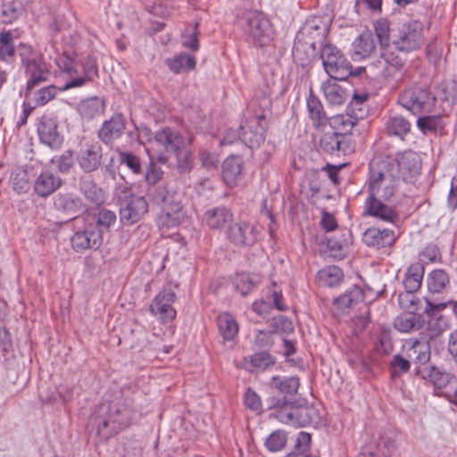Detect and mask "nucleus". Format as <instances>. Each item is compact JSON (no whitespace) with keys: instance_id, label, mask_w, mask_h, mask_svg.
I'll list each match as a JSON object with an SVG mask.
<instances>
[{"instance_id":"31","label":"nucleus","mask_w":457,"mask_h":457,"mask_svg":"<svg viewBox=\"0 0 457 457\" xmlns=\"http://www.w3.org/2000/svg\"><path fill=\"white\" fill-rule=\"evenodd\" d=\"M204 220L211 228L220 229L227 225H230L233 220V214L226 207H216L208 210L204 213Z\"/></svg>"},{"instance_id":"28","label":"nucleus","mask_w":457,"mask_h":457,"mask_svg":"<svg viewBox=\"0 0 457 457\" xmlns=\"http://www.w3.org/2000/svg\"><path fill=\"white\" fill-rule=\"evenodd\" d=\"M183 218L182 206L179 204L163 205L158 216V226L161 228H171L177 227Z\"/></svg>"},{"instance_id":"50","label":"nucleus","mask_w":457,"mask_h":457,"mask_svg":"<svg viewBox=\"0 0 457 457\" xmlns=\"http://www.w3.org/2000/svg\"><path fill=\"white\" fill-rule=\"evenodd\" d=\"M318 421L316 410L312 407H295V427H305Z\"/></svg>"},{"instance_id":"59","label":"nucleus","mask_w":457,"mask_h":457,"mask_svg":"<svg viewBox=\"0 0 457 457\" xmlns=\"http://www.w3.org/2000/svg\"><path fill=\"white\" fill-rule=\"evenodd\" d=\"M120 162L129 168L134 173L139 174L141 172L140 160L135 154L128 152H120Z\"/></svg>"},{"instance_id":"12","label":"nucleus","mask_w":457,"mask_h":457,"mask_svg":"<svg viewBox=\"0 0 457 457\" xmlns=\"http://www.w3.org/2000/svg\"><path fill=\"white\" fill-rule=\"evenodd\" d=\"M133 415L132 409L127 404L112 403L110 406L107 419L103 421L102 427H98V432L104 433V428H110L111 433L116 434L131 423Z\"/></svg>"},{"instance_id":"61","label":"nucleus","mask_w":457,"mask_h":457,"mask_svg":"<svg viewBox=\"0 0 457 457\" xmlns=\"http://www.w3.org/2000/svg\"><path fill=\"white\" fill-rule=\"evenodd\" d=\"M417 125L423 133L436 131L438 126V120L435 116L420 117Z\"/></svg>"},{"instance_id":"22","label":"nucleus","mask_w":457,"mask_h":457,"mask_svg":"<svg viewBox=\"0 0 457 457\" xmlns=\"http://www.w3.org/2000/svg\"><path fill=\"white\" fill-rule=\"evenodd\" d=\"M126 129V119L120 113H116L110 120H105L98 130V137L106 144H112L121 137Z\"/></svg>"},{"instance_id":"43","label":"nucleus","mask_w":457,"mask_h":457,"mask_svg":"<svg viewBox=\"0 0 457 457\" xmlns=\"http://www.w3.org/2000/svg\"><path fill=\"white\" fill-rule=\"evenodd\" d=\"M165 62L170 70L175 73H179L184 70H194L195 67V57L183 53L171 59H167Z\"/></svg>"},{"instance_id":"32","label":"nucleus","mask_w":457,"mask_h":457,"mask_svg":"<svg viewBox=\"0 0 457 457\" xmlns=\"http://www.w3.org/2000/svg\"><path fill=\"white\" fill-rule=\"evenodd\" d=\"M426 308L425 312L430 316L431 320L428 321L429 326L432 325L433 320H437L436 331L430 334V337H436L442 333L446 328L447 323L438 312L446 307L445 302H438L434 300L430 295L425 297Z\"/></svg>"},{"instance_id":"5","label":"nucleus","mask_w":457,"mask_h":457,"mask_svg":"<svg viewBox=\"0 0 457 457\" xmlns=\"http://www.w3.org/2000/svg\"><path fill=\"white\" fill-rule=\"evenodd\" d=\"M241 27L256 46L268 45L272 39V28L267 17L258 11H246L241 18Z\"/></svg>"},{"instance_id":"58","label":"nucleus","mask_w":457,"mask_h":457,"mask_svg":"<svg viewBox=\"0 0 457 457\" xmlns=\"http://www.w3.org/2000/svg\"><path fill=\"white\" fill-rule=\"evenodd\" d=\"M234 285L236 289L245 296L255 287V282L249 274L240 273L235 277Z\"/></svg>"},{"instance_id":"47","label":"nucleus","mask_w":457,"mask_h":457,"mask_svg":"<svg viewBox=\"0 0 457 457\" xmlns=\"http://www.w3.org/2000/svg\"><path fill=\"white\" fill-rule=\"evenodd\" d=\"M116 221V214L115 212L102 209L98 212L96 222L95 223H89L90 226L96 227V229L100 232V236L103 238L104 234L105 232H108L110 229V227L113 225Z\"/></svg>"},{"instance_id":"11","label":"nucleus","mask_w":457,"mask_h":457,"mask_svg":"<svg viewBox=\"0 0 457 457\" xmlns=\"http://www.w3.org/2000/svg\"><path fill=\"white\" fill-rule=\"evenodd\" d=\"M120 204V219L123 225H132L140 220L147 212L148 204L143 196L121 195Z\"/></svg>"},{"instance_id":"56","label":"nucleus","mask_w":457,"mask_h":457,"mask_svg":"<svg viewBox=\"0 0 457 457\" xmlns=\"http://www.w3.org/2000/svg\"><path fill=\"white\" fill-rule=\"evenodd\" d=\"M177 156V167L179 172L185 173L193 167L191 152L184 146L174 153Z\"/></svg>"},{"instance_id":"45","label":"nucleus","mask_w":457,"mask_h":457,"mask_svg":"<svg viewBox=\"0 0 457 457\" xmlns=\"http://www.w3.org/2000/svg\"><path fill=\"white\" fill-rule=\"evenodd\" d=\"M270 386L283 394L293 395L297 393L299 388V379L295 377H273L270 381Z\"/></svg>"},{"instance_id":"16","label":"nucleus","mask_w":457,"mask_h":457,"mask_svg":"<svg viewBox=\"0 0 457 457\" xmlns=\"http://www.w3.org/2000/svg\"><path fill=\"white\" fill-rule=\"evenodd\" d=\"M176 295L170 289H163L153 300L150 311L154 315H158L162 321H170L176 317V311L172 304Z\"/></svg>"},{"instance_id":"2","label":"nucleus","mask_w":457,"mask_h":457,"mask_svg":"<svg viewBox=\"0 0 457 457\" xmlns=\"http://www.w3.org/2000/svg\"><path fill=\"white\" fill-rule=\"evenodd\" d=\"M18 54L27 78L25 96H29L31 90L37 85L49 79L51 71L45 62L43 55L31 46L21 44L18 48Z\"/></svg>"},{"instance_id":"8","label":"nucleus","mask_w":457,"mask_h":457,"mask_svg":"<svg viewBox=\"0 0 457 457\" xmlns=\"http://www.w3.org/2000/svg\"><path fill=\"white\" fill-rule=\"evenodd\" d=\"M435 101L436 98L431 96V93L421 87L406 89L398 99L399 104L413 114L430 112Z\"/></svg>"},{"instance_id":"64","label":"nucleus","mask_w":457,"mask_h":457,"mask_svg":"<svg viewBox=\"0 0 457 457\" xmlns=\"http://www.w3.org/2000/svg\"><path fill=\"white\" fill-rule=\"evenodd\" d=\"M245 404L247 408L255 411L261 410L262 407L259 395L250 388L245 393Z\"/></svg>"},{"instance_id":"6","label":"nucleus","mask_w":457,"mask_h":457,"mask_svg":"<svg viewBox=\"0 0 457 457\" xmlns=\"http://www.w3.org/2000/svg\"><path fill=\"white\" fill-rule=\"evenodd\" d=\"M320 58L330 79L345 80L352 74L351 63L336 46L330 44L323 45L320 49Z\"/></svg>"},{"instance_id":"52","label":"nucleus","mask_w":457,"mask_h":457,"mask_svg":"<svg viewBox=\"0 0 457 457\" xmlns=\"http://www.w3.org/2000/svg\"><path fill=\"white\" fill-rule=\"evenodd\" d=\"M312 437L306 432H300L295 445V451L288 455V457H317L312 454H307Z\"/></svg>"},{"instance_id":"63","label":"nucleus","mask_w":457,"mask_h":457,"mask_svg":"<svg viewBox=\"0 0 457 457\" xmlns=\"http://www.w3.org/2000/svg\"><path fill=\"white\" fill-rule=\"evenodd\" d=\"M272 327L275 331L279 332H291L294 330V325L291 320L283 315H278L273 319Z\"/></svg>"},{"instance_id":"1","label":"nucleus","mask_w":457,"mask_h":457,"mask_svg":"<svg viewBox=\"0 0 457 457\" xmlns=\"http://www.w3.org/2000/svg\"><path fill=\"white\" fill-rule=\"evenodd\" d=\"M400 178L395 175V165L384 159H373L370 162L367 189L369 195L389 202L395 195Z\"/></svg>"},{"instance_id":"17","label":"nucleus","mask_w":457,"mask_h":457,"mask_svg":"<svg viewBox=\"0 0 457 457\" xmlns=\"http://www.w3.org/2000/svg\"><path fill=\"white\" fill-rule=\"evenodd\" d=\"M37 133L41 143L52 149H58L63 142V137L58 130L56 119L43 116L37 126Z\"/></svg>"},{"instance_id":"23","label":"nucleus","mask_w":457,"mask_h":457,"mask_svg":"<svg viewBox=\"0 0 457 457\" xmlns=\"http://www.w3.org/2000/svg\"><path fill=\"white\" fill-rule=\"evenodd\" d=\"M54 206L69 220L75 219L84 210L82 200L72 193L58 194L54 197Z\"/></svg>"},{"instance_id":"62","label":"nucleus","mask_w":457,"mask_h":457,"mask_svg":"<svg viewBox=\"0 0 457 457\" xmlns=\"http://www.w3.org/2000/svg\"><path fill=\"white\" fill-rule=\"evenodd\" d=\"M391 369L393 376L405 373L410 369V361L400 355H395L391 361Z\"/></svg>"},{"instance_id":"44","label":"nucleus","mask_w":457,"mask_h":457,"mask_svg":"<svg viewBox=\"0 0 457 457\" xmlns=\"http://www.w3.org/2000/svg\"><path fill=\"white\" fill-rule=\"evenodd\" d=\"M410 122L402 116L390 117L386 123V130L389 136L403 138L410 131Z\"/></svg>"},{"instance_id":"3","label":"nucleus","mask_w":457,"mask_h":457,"mask_svg":"<svg viewBox=\"0 0 457 457\" xmlns=\"http://www.w3.org/2000/svg\"><path fill=\"white\" fill-rule=\"evenodd\" d=\"M376 36L381 46V58L385 61L384 74L394 77L404 65V60L392 50V34L387 20L380 19L374 23Z\"/></svg>"},{"instance_id":"42","label":"nucleus","mask_w":457,"mask_h":457,"mask_svg":"<svg viewBox=\"0 0 457 457\" xmlns=\"http://www.w3.org/2000/svg\"><path fill=\"white\" fill-rule=\"evenodd\" d=\"M364 299V293L358 286L352 287L345 294L340 295L335 300L337 304L341 309L349 308Z\"/></svg>"},{"instance_id":"54","label":"nucleus","mask_w":457,"mask_h":457,"mask_svg":"<svg viewBox=\"0 0 457 457\" xmlns=\"http://www.w3.org/2000/svg\"><path fill=\"white\" fill-rule=\"evenodd\" d=\"M80 189L86 198L91 203L100 204L104 202L103 192L91 180H85L80 184Z\"/></svg>"},{"instance_id":"55","label":"nucleus","mask_w":457,"mask_h":457,"mask_svg":"<svg viewBox=\"0 0 457 457\" xmlns=\"http://www.w3.org/2000/svg\"><path fill=\"white\" fill-rule=\"evenodd\" d=\"M56 64L59 69L67 76V81L72 78L76 77V74L79 73V62H77L73 58L66 54H62L56 59Z\"/></svg>"},{"instance_id":"60","label":"nucleus","mask_w":457,"mask_h":457,"mask_svg":"<svg viewBox=\"0 0 457 457\" xmlns=\"http://www.w3.org/2000/svg\"><path fill=\"white\" fill-rule=\"evenodd\" d=\"M12 181L13 189L18 193L25 192L29 188V179L27 172L25 170L17 172L12 178Z\"/></svg>"},{"instance_id":"26","label":"nucleus","mask_w":457,"mask_h":457,"mask_svg":"<svg viewBox=\"0 0 457 457\" xmlns=\"http://www.w3.org/2000/svg\"><path fill=\"white\" fill-rule=\"evenodd\" d=\"M376 49L373 35L367 30L354 39L352 45V56L354 60L369 57Z\"/></svg>"},{"instance_id":"39","label":"nucleus","mask_w":457,"mask_h":457,"mask_svg":"<svg viewBox=\"0 0 457 457\" xmlns=\"http://www.w3.org/2000/svg\"><path fill=\"white\" fill-rule=\"evenodd\" d=\"M218 327L220 333L226 340H232L238 332V325L235 318L224 312L218 317Z\"/></svg>"},{"instance_id":"29","label":"nucleus","mask_w":457,"mask_h":457,"mask_svg":"<svg viewBox=\"0 0 457 457\" xmlns=\"http://www.w3.org/2000/svg\"><path fill=\"white\" fill-rule=\"evenodd\" d=\"M243 161L239 156H229L222 164V176L227 185L233 187L241 179Z\"/></svg>"},{"instance_id":"38","label":"nucleus","mask_w":457,"mask_h":457,"mask_svg":"<svg viewBox=\"0 0 457 457\" xmlns=\"http://www.w3.org/2000/svg\"><path fill=\"white\" fill-rule=\"evenodd\" d=\"M407 345H410L407 350V355L410 359H414L420 364H426L429 361L430 351L427 344L419 340H410Z\"/></svg>"},{"instance_id":"49","label":"nucleus","mask_w":457,"mask_h":457,"mask_svg":"<svg viewBox=\"0 0 457 457\" xmlns=\"http://www.w3.org/2000/svg\"><path fill=\"white\" fill-rule=\"evenodd\" d=\"M246 369L253 371L254 369L263 370L274 364L273 358L267 353L262 352L245 359Z\"/></svg>"},{"instance_id":"10","label":"nucleus","mask_w":457,"mask_h":457,"mask_svg":"<svg viewBox=\"0 0 457 457\" xmlns=\"http://www.w3.org/2000/svg\"><path fill=\"white\" fill-rule=\"evenodd\" d=\"M152 148L160 152L158 160L165 162L167 158L162 155V152L173 154L179 150L185 145L183 137L177 130L169 127L157 131L153 139H149Z\"/></svg>"},{"instance_id":"19","label":"nucleus","mask_w":457,"mask_h":457,"mask_svg":"<svg viewBox=\"0 0 457 457\" xmlns=\"http://www.w3.org/2000/svg\"><path fill=\"white\" fill-rule=\"evenodd\" d=\"M257 234L255 226L246 221L230 223L228 229V237L238 245H253L257 239Z\"/></svg>"},{"instance_id":"13","label":"nucleus","mask_w":457,"mask_h":457,"mask_svg":"<svg viewBox=\"0 0 457 457\" xmlns=\"http://www.w3.org/2000/svg\"><path fill=\"white\" fill-rule=\"evenodd\" d=\"M396 449L395 436L383 431L368 445L362 448L359 457H391Z\"/></svg>"},{"instance_id":"18","label":"nucleus","mask_w":457,"mask_h":457,"mask_svg":"<svg viewBox=\"0 0 457 457\" xmlns=\"http://www.w3.org/2000/svg\"><path fill=\"white\" fill-rule=\"evenodd\" d=\"M79 65L80 66V68H79V73L76 74V77L71 78L60 87L61 92L83 87L97 77L98 68L93 57L87 56L83 62H79Z\"/></svg>"},{"instance_id":"41","label":"nucleus","mask_w":457,"mask_h":457,"mask_svg":"<svg viewBox=\"0 0 457 457\" xmlns=\"http://www.w3.org/2000/svg\"><path fill=\"white\" fill-rule=\"evenodd\" d=\"M21 12L17 0H0V23L9 24L15 21Z\"/></svg>"},{"instance_id":"24","label":"nucleus","mask_w":457,"mask_h":457,"mask_svg":"<svg viewBox=\"0 0 457 457\" xmlns=\"http://www.w3.org/2000/svg\"><path fill=\"white\" fill-rule=\"evenodd\" d=\"M395 231L384 228H369L363 233L362 240L364 244L370 247L378 249L391 246L395 242Z\"/></svg>"},{"instance_id":"15","label":"nucleus","mask_w":457,"mask_h":457,"mask_svg":"<svg viewBox=\"0 0 457 457\" xmlns=\"http://www.w3.org/2000/svg\"><path fill=\"white\" fill-rule=\"evenodd\" d=\"M385 202L380 197L368 195L363 205V215L373 217L383 222L395 223L398 219L397 213Z\"/></svg>"},{"instance_id":"51","label":"nucleus","mask_w":457,"mask_h":457,"mask_svg":"<svg viewBox=\"0 0 457 457\" xmlns=\"http://www.w3.org/2000/svg\"><path fill=\"white\" fill-rule=\"evenodd\" d=\"M15 54L13 36L11 31L0 33V59L9 61Z\"/></svg>"},{"instance_id":"53","label":"nucleus","mask_w":457,"mask_h":457,"mask_svg":"<svg viewBox=\"0 0 457 457\" xmlns=\"http://www.w3.org/2000/svg\"><path fill=\"white\" fill-rule=\"evenodd\" d=\"M275 418L282 423L295 426V407L283 402L274 413Z\"/></svg>"},{"instance_id":"36","label":"nucleus","mask_w":457,"mask_h":457,"mask_svg":"<svg viewBox=\"0 0 457 457\" xmlns=\"http://www.w3.org/2000/svg\"><path fill=\"white\" fill-rule=\"evenodd\" d=\"M449 282V277L444 270H434L428 276V289L431 295L439 294L446 288Z\"/></svg>"},{"instance_id":"30","label":"nucleus","mask_w":457,"mask_h":457,"mask_svg":"<svg viewBox=\"0 0 457 457\" xmlns=\"http://www.w3.org/2000/svg\"><path fill=\"white\" fill-rule=\"evenodd\" d=\"M104 100L97 96L80 101L77 107L79 115L87 120L102 115L104 112Z\"/></svg>"},{"instance_id":"9","label":"nucleus","mask_w":457,"mask_h":457,"mask_svg":"<svg viewBox=\"0 0 457 457\" xmlns=\"http://www.w3.org/2000/svg\"><path fill=\"white\" fill-rule=\"evenodd\" d=\"M102 147L97 141L83 138L75 151V159L84 172L96 170L101 165Z\"/></svg>"},{"instance_id":"57","label":"nucleus","mask_w":457,"mask_h":457,"mask_svg":"<svg viewBox=\"0 0 457 457\" xmlns=\"http://www.w3.org/2000/svg\"><path fill=\"white\" fill-rule=\"evenodd\" d=\"M287 443V435L284 431L277 430L272 432L266 439L265 445L271 452L280 451Z\"/></svg>"},{"instance_id":"14","label":"nucleus","mask_w":457,"mask_h":457,"mask_svg":"<svg viewBox=\"0 0 457 457\" xmlns=\"http://www.w3.org/2000/svg\"><path fill=\"white\" fill-rule=\"evenodd\" d=\"M320 148L330 154H349L354 151V143L346 132H327L320 139Z\"/></svg>"},{"instance_id":"4","label":"nucleus","mask_w":457,"mask_h":457,"mask_svg":"<svg viewBox=\"0 0 457 457\" xmlns=\"http://www.w3.org/2000/svg\"><path fill=\"white\" fill-rule=\"evenodd\" d=\"M424 42V27L421 22L412 21L393 29L392 50L410 53L419 49Z\"/></svg>"},{"instance_id":"48","label":"nucleus","mask_w":457,"mask_h":457,"mask_svg":"<svg viewBox=\"0 0 457 457\" xmlns=\"http://www.w3.org/2000/svg\"><path fill=\"white\" fill-rule=\"evenodd\" d=\"M152 194L155 203L162 204V206L180 203L178 194L170 191L165 185L156 187Z\"/></svg>"},{"instance_id":"25","label":"nucleus","mask_w":457,"mask_h":457,"mask_svg":"<svg viewBox=\"0 0 457 457\" xmlns=\"http://www.w3.org/2000/svg\"><path fill=\"white\" fill-rule=\"evenodd\" d=\"M327 36L325 26L312 24L308 22L299 31L297 35V45L303 41L304 45L310 46L312 50L316 49L317 45L322 46Z\"/></svg>"},{"instance_id":"35","label":"nucleus","mask_w":457,"mask_h":457,"mask_svg":"<svg viewBox=\"0 0 457 457\" xmlns=\"http://www.w3.org/2000/svg\"><path fill=\"white\" fill-rule=\"evenodd\" d=\"M58 91H61L60 87L58 88L54 85H48L35 91L32 89L29 96L26 97L30 99L35 106H44L55 98Z\"/></svg>"},{"instance_id":"33","label":"nucleus","mask_w":457,"mask_h":457,"mask_svg":"<svg viewBox=\"0 0 457 457\" xmlns=\"http://www.w3.org/2000/svg\"><path fill=\"white\" fill-rule=\"evenodd\" d=\"M333 79H328L321 85V90L327 101L333 105H340L346 100L345 90Z\"/></svg>"},{"instance_id":"27","label":"nucleus","mask_w":457,"mask_h":457,"mask_svg":"<svg viewBox=\"0 0 457 457\" xmlns=\"http://www.w3.org/2000/svg\"><path fill=\"white\" fill-rule=\"evenodd\" d=\"M62 185L58 176L49 171L42 172L34 182V191L40 197H46L55 192Z\"/></svg>"},{"instance_id":"20","label":"nucleus","mask_w":457,"mask_h":457,"mask_svg":"<svg viewBox=\"0 0 457 457\" xmlns=\"http://www.w3.org/2000/svg\"><path fill=\"white\" fill-rule=\"evenodd\" d=\"M103 243V238L96 227L87 224L83 230L78 231L71 237V245L77 252L94 248L97 249Z\"/></svg>"},{"instance_id":"40","label":"nucleus","mask_w":457,"mask_h":457,"mask_svg":"<svg viewBox=\"0 0 457 457\" xmlns=\"http://www.w3.org/2000/svg\"><path fill=\"white\" fill-rule=\"evenodd\" d=\"M307 109L310 118L315 127H319L321 124L326 123L327 115L323 110L322 104L318 97L312 95V93H311L307 98Z\"/></svg>"},{"instance_id":"34","label":"nucleus","mask_w":457,"mask_h":457,"mask_svg":"<svg viewBox=\"0 0 457 457\" xmlns=\"http://www.w3.org/2000/svg\"><path fill=\"white\" fill-rule=\"evenodd\" d=\"M424 276V267L421 263L411 264L403 280L404 287L408 294L416 292L421 286Z\"/></svg>"},{"instance_id":"7","label":"nucleus","mask_w":457,"mask_h":457,"mask_svg":"<svg viewBox=\"0 0 457 457\" xmlns=\"http://www.w3.org/2000/svg\"><path fill=\"white\" fill-rule=\"evenodd\" d=\"M268 127L264 113L251 115L239 126L241 141L250 148L259 147L265 139V131Z\"/></svg>"},{"instance_id":"37","label":"nucleus","mask_w":457,"mask_h":457,"mask_svg":"<svg viewBox=\"0 0 457 457\" xmlns=\"http://www.w3.org/2000/svg\"><path fill=\"white\" fill-rule=\"evenodd\" d=\"M394 327L400 332L409 333L421 328L420 317L415 313H403L397 316L394 321Z\"/></svg>"},{"instance_id":"46","label":"nucleus","mask_w":457,"mask_h":457,"mask_svg":"<svg viewBox=\"0 0 457 457\" xmlns=\"http://www.w3.org/2000/svg\"><path fill=\"white\" fill-rule=\"evenodd\" d=\"M320 282L325 286L333 287L338 286L343 280V271L337 266H328L318 272Z\"/></svg>"},{"instance_id":"21","label":"nucleus","mask_w":457,"mask_h":457,"mask_svg":"<svg viewBox=\"0 0 457 457\" xmlns=\"http://www.w3.org/2000/svg\"><path fill=\"white\" fill-rule=\"evenodd\" d=\"M397 168L403 180L411 181L420 172V158L413 151H405L397 157Z\"/></svg>"}]
</instances>
